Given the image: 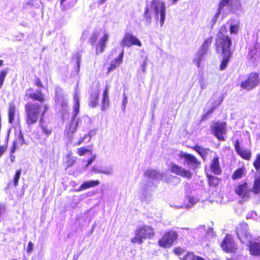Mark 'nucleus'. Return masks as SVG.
<instances>
[{
    "label": "nucleus",
    "mask_w": 260,
    "mask_h": 260,
    "mask_svg": "<svg viewBox=\"0 0 260 260\" xmlns=\"http://www.w3.org/2000/svg\"><path fill=\"white\" fill-rule=\"evenodd\" d=\"M33 89L29 88L25 93L27 99L38 101L39 103L28 102L25 104V121L27 125L31 126L39 121L43 120L45 115L49 109L48 105L43 104L45 97L41 90L34 92Z\"/></svg>",
    "instance_id": "nucleus-1"
},
{
    "label": "nucleus",
    "mask_w": 260,
    "mask_h": 260,
    "mask_svg": "<svg viewBox=\"0 0 260 260\" xmlns=\"http://www.w3.org/2000/svg\"><path fill=\"white\" fill-rule=\"evenodd\" d=\"M226 32V27L222 25L218 31L216 39L215 46L217 52H221L222 60L220 62L219 69L222 71L228 66V64L232 55L231 47L232 44L230 37L224 35Z\"/></svg>",
    "instance_id": "nucleus-2"
},
{
    "label": "nucleus",
    "mask_w": 260,
    "mask_h": 260,
    "mask_svg": "<svg viewBox=\"0 0 260 260\" xmlns=\"http://www.w3.org/2000/svg\"><path fill=\"white\" fill-rule=\"evenodd\" d=\"M188 147L196 151L204 161H207L212 158L209 166L211 172L215 175L221 174L222 169L220 165L219 157L216 152L210 150L209 148H202L198 145L193 146H188Z\"/></svg>",
    "instance_id": "nucleus-3"
},
{
    "label": "nucleus",
    "mask_w": 260,
    "mask_h": 260,
    "mask_svg": "<svg viewBox=\"0 0 260 260\" xmlns=\"http://www.w3.org/2000/svg\"><path fill=\"white\" fill-rule=\"evenodd\" d=\"M259 83V75L256 72L249 73L247 78L242 81L240 84V87L248 91L257 87Z\"/></svg>",
    "instance_id": "nucleus-4"
},
{
    "label": "nucleus",
    "mask_w": 260,
    "mask_h": 260,
    "mask_svg": "<svg viewBox=\"0 0 260 260\" xmlns=\"http://www.w3.org/2000/svg\"><path fill=\"white\" fill-rule=\"evenodd\" d=\"M178 234L174 231H170L165 233L161 239L158 241L159 245L163 248H169L177 239Z\"/></svg>",
    "instance_id": "nucleus-5"
},
{
    "label": "nucleus",
    "mask_w": 260,
    "mask_h": 260,
    "mask_svg": "<svg viewBox=\"0 0 260 260\" xmlns=\"http://www.w3.org/2000/svg\"><path fill=\"white\" fill-rule=\"evenodd\" d=\"M154 235L153 229H138L136 236L132 239L133 243H141L143 239L151 238Z\"/></svg>",
    "instance_id": "nucleus-6"
},
{
    "label": "nucleus",
    "mask_w": 260,
    "mask_h": 260,
    "mask_svg": "<svg viewBox=\"0 0 260 260\" xmlns=\"http://www.w3.org/2000/svg\"><path fill=\"white\" fill-rule=\"evenodd\" d=\"M120 44L122 47H129L135 45L139 47L142 46V43L139 39L131 32H126L124 34V36L121 40Z\"/></svg>",
    "instance_id": "nucleus-7"
},
{
    "label": "nucleus",
    "mask_w": 260,
    "mask_h": 260,
    "mask_svg": "<svg viewBox=\"0 0 260 260\" xmlns=\"http://www.w3.org/2000/svg\"><path fill=\"white\" fill-rule=\"evenodd\" d=\"M226 123L225 122H216L212 127L213 134L218 139L222 141L225 140L224 135L226 131Z\"/></svg>",
    "instance_id": "nucleus-8"
},
{
    "label": "nucleus",
    "mask_w": 260,
    "mask_h": 260,
    "mask_svg": "<svg viewBox=\"0 0 260 260\" xmlns=\"http://www.w3.org/2000/svg\"><path fill=\"white\" fill-rule=\"evenodd\" d=\"M235 193L242 199L248 200L250 198L251 190L249 189L248 183L243 181L239 183L234 189Z\"/></svg>",
    "instance_id": "nucleus-9"
},
{
    "label": "nucleus",
    "mask_w": 260,
    "mask_h": 260,
    "mask_svg": "<svg viewBox=\"0 0 260 260\" xmlns=\"http://www.w3.org/2000/svg\"><path fill=\"white\" fill-rule=\"evenodd\" d=\"M170 171L175 175L190 179L191 178V172L185 168H182L181 166H179L174 163L171 165Z\"/></svg>",
    "instance_id": "nucleus-10"
},
{
    "label": "nucleus",
    "mask_w": 260,
    "mask_h": 260,
    "mask_svg": "<svg viewBox=\"0 0 260 260\" xmlns=\"http://www.w3.org/2000/svg\"><path fill=\"white\" fill-rule=\"evenodd\" d=\"M221 246L222 249L226 252H234L237 249L235 243L230 235H226L221 244Z\"/></svg>",
    "instance_id": "nucleus-11"
},
{
    "label": "nucleus",
    "mask_w": 260,
    "mask_h": 260,
    "mask_svg": "<svg viewBox=\"0 0 260 260\" xmlns=\"http://www.w3.org/2000/svg\"><path fill=\"white\" fill-rule=\"evenodd\" d=\"M234 147L236 153L242 159L249 160L251 158V152L249 149H243L240 147L239 140H236L234 143Z\"/></svg>",
    "instance_id": "nucleus-12"
},
{
    "label": "nucleus",
    "mask_w": 260,
    "mask_h": 260,
    "mask_svg": "<svg viewBox=\"0 0 260 260\" xmlns=\"http://www.w3.org/2000/svg\"><path fill=\"white\" fill-rule=\"evenodd\" d=\"M179 157L181 158H184L185 162L188 165H192L195 168L199 167L201 162L193 155L186 152H180L179 154Z\"/></svg>",
    "instance_id": "nucleus-13"
},
{
    "label": "nucleus",
    "mask_w": 260,
    "mask_h": 260,
    "mask_svg": "<svg viewBox=\"0 0 260 260\" xmlns=\"http://www.w3.org/2000/svg\"><path fill=\"white\" fill-rule=\"evenodd\" d=\"M260 58V49L254 45L251 46L248 50L247 59L252 63L257 61Z\"/></svg>",
    "instance_id": "nucleus-14"
},
{
    "label": "nucleus",
    "mask_w": 260,
    "mask_h": 260,
    "mask_svg": "<svg viewBox=\"0 0 260 260\" xmlns=\"http://www.w3.org/2000/svg\"><path fill=\"white\" fill-rule=\"evenodd\" d=\"M248 247L251 255L254 256H260V239L250 241Z\"/></svg>",
    "instance_id": "nucleus-15"
},
{
    "label": "nucleus",
    "mask_w": 260,
    "mask_h": 260,
    "mask_svg": "<svg viewBox=\"0 0 260 260\" xmlns=\"http://www.w3.org/2000/svg\"><path fill=\"white\" fill-rule=\"evenodd\" d=\"M248 229H237V236L242 243H245L252 241V236L250 233L248 232Z\"/></svg>",
    "instance_id": "nucleus-16"
},
{
    "label": "nucleus",
    "mask_w": 260,
    "mask_h": 260,
    "mask_svg": "<svg viewBox=\"0 0 260 260\" xmlns=\"http://www.w3.org/2000/svg\"><path fill=\"white\" fill-rule=\"evenodd\" d=\"M158 14H160V25H162L165 21L166 15L165 5L164 2L159 3V9L157 6L155 7V15L157 19H158Z\"/></svg>",
    "instance_id": "nucleus-17"
},
{
    "label": "nucleus",
    "mask_w": 260,
    "mask_h": 260,
    "mask_svg": "<svg viewBox=\"0 0 260 260\" xmlns=\"http://www.w3.org/2000/svg\"><path fill=\"white\" fill-rule=\"evenodd\" d=\"M123 56V51H122L118 56L115 58L110 64L107 69V74H109L112 71L115 70L122 63Z\"/></svg>",
    "instance_id": "nucleus-18"
},
{
    "label": "nucleus",
    "mask_w": 260,
    "mask_h": 260,
    "mask_svg": "<svg viewBox=\"0 0 260 260\" xmlns=\"http://www.w3.org/2000/svg\"><path fill=\"white\" fill-rule=\"evenodd\" d=\"M108 35L105 34L100 40L96 47V54H98L103 52L106 47V44L108 40Z\"/></svg>",
    "instance_id": "nucleus-19"
},
{
    "label": "nucleus",
    "mask_w": 260,
    "mask_h": 260,
    "mask_svg": "<svg viewBox=\"0 0 260 260\" xmlns=\"http://www.w3.org/2000/svg\"><path fill=\"white\" fill-rule=\"evenodd\" d=\"M100 184L99 180L86 181L83 182V183L79 186L78 191H81L83 190L87 189L91 187L97 186Z\"/></svg>",
    "instance_id": "nucleus-20"
},
{
    "label": "nucleus",
    "mask_w": 260,
    "mask_h": 260,
    "mask_svg": "<svg viewBox=\"0 0 260 260\" xmlns=\"http://www.w3.org/2000/svg\"><path fill=\"white\" fill-rule=\"evenodd\" d=\"M109 106V100L108 97V87L106 86L104 88L102 100L101 110L105 111Z\"/></svg>",
    "instance_id": "nucleus-21"
},
{
    "label": "nucleus",
    "mask_w": 260,
    "mask_h": 260,
    "mask_svg": "<svg viewBox=\"0 0 260 260\" xmlns=\"http://www.w3.org/2000/svg\"><path fill=\"white\" fill-rule=\"evenodd\" d=\"M99 92H92L89 96L88 105L92 108H95L99 104Z\"/></svg>",
    "instance_id": "nucleus-22"
},
{
    "label": "nucleus",
    "mask_w": 260,
    "mask_h": 260,
    "mask_svg": "<svg viewBox=\"0 0 260 260\" xmlns=\"http://www.w3.org/2000/svg\"><path fill=\"white\" fill-rule=\"evenodd\" d=\"M246 169L244 166H242L235 170L232 175V179L233 180L242 178L246 174Z\"/></svg>",
    "instance_id": "nucleus-23"
},
{
    "label": "nucleus",
    "mask_w": 260,
    "mask_h": 260,
    "mask_svg": "<svg viewBox=\"0 0 260 260\" xmlns=\"http://www.w3.org/2000/svg\"><path fill=\"white\" fill-rule=\"evenodd\" d=\"M213 41V37H210L206 39L201 48L200 50L202 52V54H206L209 47L211 45Z\"/></svg>",
    "instance_id": "nucleus-24"
},
{
    "label": "nucleus",
    "mask_w": 260,
    "mask_h": 260,
    "mask_svg": "<svg viewBox=\"0 0 260 260\" xmlns=\"http://www.w3.org/2000/svg\"><path fill=\"white\" fill-rule=\"evenodd\" d=\"M76 161V158L73 156L72 152H69L66 155V160L64 162L66 168L68 169L74 165Z\"/></svg>",
    "instance_id": "nucleus-25"
},
{
    "label": "nucleus",
    "mask_w": 260,
    "mask_h": 260,
    "mask_svg": "<svg viewBox=\"0 0 260 260\" xmlns=\"http://www.w3.org/2000/svg\"><path fill=\"white\" fill-rule=\"evenodd\" d=\"M206 176L210 186L216 187L219 184L220 179L218 177L209 174H207Z\"/></svg>",
    "instance_id": "nucleus-26"
},
{
    "label": "nucleus",
    "mask_w": 260,
    "mask_h": 260,
    "mask_svg": "<svg viewBox=\"0 0 260 260\" xmlns=\"http://www.w3.org/2000/svg\"><path fill=\"white\" fill-rule=\"evenodd\" d=\"M16 107L13 102L9 103V107L8 110V119L9 122L12 123L14 120Z\"/></svg>",
    "instance_id": "nucleus-27"
},
{
    "label": "nucleus",
    "mask_w": 260,
    "mask_h": 260,
    "mask_svg": "<svg viewBox=\"0 0 260 260\" xmlns=\"http://www.w3.org/2000/svg\"><path fill=\"white\" fill-rule=\"evenodd\" d=\"M77 127L78 123L77 122H75V120L73 119L67 125L66 129L68 133L73 134L77 131Z\"/></svg>",
    "instance_id": "nucleus-28"
},
{
    "label": "nucleus",
    "mask_w": 260,
    "mask_h": 260,
    "mask_svg": "<svg viewBox=\"0 0 260 260\" xmlns=\"http://www.w3.org/2000/svg\"><path fill=\"white\" fill-rule=\"evenodd\" d=\"M255 194H258L260 192V176L256 177L253 182V185L251 189Z\"/></svg>",
    "instance_id": "nucleus-29"
},
{
    "label": "nucleus",
    "mask_w": 260,
    "mask_h": 260,
    "mask_svg": "<svg viewBox=\"0 0 260 260\" xmlns=\"http://www.w3.org/2000/svg\"><path fill=\"white\" fill-rule=\"evenodd\" d=\"M181 260H205L202 257L195 256L192 253L187 252L182 257H180Z\"/></svg>",
    "instance_id": "nucleus-30"
},
{
    "label": "nucleus",
    "mask_w": 260,
    "mask_h": 260,
    "mask_svg": "<svg viewBox=\"0 0 260 260\" xmlns=\"http://www.w3.org/2000/svg\"><path fill=\"white\" fill-rule=\"evenodd\" d=\"M253 166L256 171H258L260 170V153H257L255 155Z\"/></svg>",
    "instance_id": "nucleus-31"
},
{
    "label": "nucleus",
    "mask_w": 260,
    "mask_h": 260,
    "mask_svg": "<svg viewBox=\"0 0 260 260\" xmlns=\"http://www.w3.org/2000/svg\"><path fill=\"white\" fill-rule=\"evenodd\" d=\"M229 3V0H221L218 5V12L217 13V15L218 16L222 9H223V8L228 5Z\"/></svg>",
    "instance_id": "nucleus-32"
},
{
    "label": "nucleus",
    "mask_w": 260,
    "mask_h": 260,
    "mask_svg": "<svg viewBox=\"0 0 260 260\" xmlns=\"http://www.w3.org/2000/svg\"><path fill=\"white\" fill-rule=\"evenodd\" d=\"M21 173V169L17 170L13 178V184L15 186H17L18 184L19 179Z\"/></svg>",
    "instance_id": "nucleus-33"
},
{
    "label": "nucleus",
    "mask_w": 260,
    "mask_h": 260,
    "mask_svg": "<svg viewBox=\"0 0 260 260\" xmlns=\"http://www.w3.org/2000/svg\"><path fill=\"white\" fill-rule=\"evenodd\" d=\"M7 74V70H3L0 72V88L3 86L5 79Z\"/></svg>",
    "instance_id": "nucleus-34"
},
{
    "label": "nucleus",
    "mask_w": 260,
    "mask_h": 260,
    "mask_svg": "<svg viewBox=\"0 0 260 260\" xmlns=\"http://www.w3.org/2000/svg\"><path fill=\"white\" fill-rule=\"evenodd\" d=\"M78 154L80 156H83L86 153L89 152V153L91 154L92 151L88 149H86L84 147H81L78 149L77 150Z\"/></svg>",
    "instance_id": "nucleus-35"
},
{
    "label": "nucleus",
    "mask_w": 260,
    "mask_h": 260,
    "mask_svg": "<svg viewBox=\"0 0 260 260\" xmlns=\"http://www.w3.org/2000/svg\"><path fill=\"white\" fill-rule=\"evenodd\" d=\"M239 26L238 24L231 25L230 27V32L232 34H237L238 32Z\"/></svg>",
    "instance_id": "nucleus-36"
},
{
    "label": "nucleus",
    "mask_w": 260,
    "mask_h": 260,
    "mask_svg": "<svg viewBox=\"0 0 260 260\" xmlns=\"http://www.w3.org/2000/svg\"><path fill=\"white\" fill-rule=\"evenodd\" d=\"M145 175L148 177L153 178L155 177L156 175V171L153 170H147L145 173Z\"/></svg>",
    "instance_id": "nucleus-37"
},
{
    "label": "nucleus",
    "mask_w": 260,
    "mask_h": 260,
    "mask_svg": "<svg viewBox=\"0 0 260 260\" xmlns=\"http://www.w3.org/2000/svg\"><path fill=\"white\" fill-rule=\"evenodd\" d=\"M98 37V34L95 32L93 33L91 37L90 38L89 40V43L92 45H94L97 41Z\"/></svg>",
    "instance_id": "nucleus-38"
},
{
    "label": "nucleus",
    "mask_w": 260,
    "mask_h": 260,
    "mask_svg": "<svg viewBox=\"0 0 260 260\" xmlns=\"http://www.w3.org/2000/svg\"><path fill=\"white\" fill-rule=\"evenodd\" d=\"M34 84H35V85H36V86H37L38 87H43V84L42 81H41L40 79L38 77H36V78H35Z\"/></svg>",
    "instance_id": "nucleus-39"
},
{
    "label": "nucleus",
    "mask_w": 260,
    "mask_h": 260,
    "mask_svg": "<svg viewBox=\"0 0 260 260\" xmlns=\"http://www.w3.org/2000/svg\"><path fill=\"white\" fill-rule=\"evenodd\" d=\"M73 57L75 59L76 62V64L77 65V67L79 69V67H80L81 56H80V55L79 54V53H76V54L74 55Z\"/></svg>",
    "instance_id": "nucleus-40"
},
{
    "label": "nucleus",
    "mask_w": 260,
    "mask_h": 260,
    "mask_svg": "<svg viewBox=\"0 0 260 260\" xmlns=\"http://www.w3.org/2000/svg\"><path fill=\"white\" fill-rule=\"evenodd\" d=\"M33 248L34 244L31 241H29L26 248L27 253L28 254L30 253L32 251Z\"/></svg>",
    "instance_id": "nucleus-41"
},
{
    "label": "nucleus",
    "mask_w": 260,
    "mask_h": 260,
    "mask_svg": "<svg viewBox=\"0 0 260 260\" xmlns=\"http://www.w3.org/2000/svg\"><path fill=\"white\" fill-rule=\"evenodd\" d=\"M43 132L46 135L49 136L52 133V130L49 128L47 126H44L42 127Z\"/></svg>",
    "instance_id": "nucleus-42"
},
{
    "label": "nucleus",
    "mask_w": 260,
    "mask_h": 260,
    "mask_svg": "<svg viewBox=\"0 0 260 260\" xmlns=\"http://www.w3.org/2000/svg\"><path fill=\"white\" fill-rule=\"evenodd\" d=\"M149 11L150 10L149 7H146L145 8V12L144 14V17L148 20H150L151 19V16L149 14Z\"/></svg>",
    "instance_id": "nucleus-43"
},
{
    "label": "nucleus",
    "mask_w": 260,
    "mask_h": 260,
    "mask_svg": "<svg viewBox=\"0 0 260 260\" xmlns=\"http://www.w3.org/2000/svg\"><path fill=\"white\" fill-rule=\"evenodd\" d=\"M17 148V142L15 141H13L12 142V147L10 151V154H13L15 153Z\"/></svg>",
    "instance_id": "nucleus-44"
},
{
    "label": "nucleus",
    "mask_w": 260,
    "mask_h": 260,
    "mask_svg": "<svg viewBox=\"0 0 260 260\" xmlns=\"http://www.w3.org/2000/svg\"><path fill=\"white\" fill-rule=\"evenodd\" d=\"M174 251L177 255H180L183 252L184 250L180 247H176L174 249Z\"/></svg>",
    "instance_id": "nucleus-45"
},
{
    "label": "nucleus",
    "mask_w": 260,
    "mask_h": 260,
    "mask_svg": "<svg viewBox=\"0 0 260 260\" xmlns=\"http://www.w3.org/2000/svg\"><path fill=\"white\" fill-rule=\"evenodd\" d=\"M7 148V145H0V157L3 155Z\"/></svg>",
    "instance_id": "nucleus-46"
},
{
    "label": "nucleus",
    "mask_w": 260,
    "mask_h": 260,
    "mask_svg": "<svg viewBox=\"0 0 260 260\" xmlns=\"http://www.w3.org/2000/svg\"><path fill=\"white\" fill-rule=\"evenodd\" d=\"M18 139L21 141V145H22L24 143V140L23 136L21 132H20V133L19 134Z\"/></svg>",
    "instance_id": "nucleus-47"
},
{
    "label": "nucleus",
    "mask_w": 260,
    "mask_h": 260,
    "mask_svg": "<svg viewBox=\"0 0 260 260\" xmlns=\"http://www.w3.org/2000/svg\"><path fill=\"white\" fill-rule=\"evenodd\" d=\"M95 158V156H93L90 158H89L87 160V166H89V165H90L93 162V161L94 160Z\"/></svg>",
    "instance_id": "nucleus-48"
},
{
    "label": "nucleus",
    "mask_w": 260,
    "mask_h": 260,
    "mask_svg": "<svg viewBox=\"0 0 260 260\" xmlns=\"http://www.w3.org/2000/svg\"><path fill=\"white\" fill-rule=\"evenodd\" d=\"M75 115H76L78 112H79V102L77 101V105L75 108Z\"/></svg>",
    "instance_id": "nucleus-49"
},
{
    "label": "nucleus",
    "mask_w": 260,
    "mask_h": 260,
    "mask_svg": "<svg viewBox=\"0 0 260 260\" xmlns=\"http://www.w3.org/2000/svg\"><path fill=\"white\" fill-rule=\"evenodd\" d=\"M84 138H81L77 143L76 145H80L84 141Z\"/></svg>",
    "instance_id": "nucleus-50"
},
{
    "label": "nucleus",
    "mask_w": 260,
    "mask_h": 260,
    "mask_svg": "<svg viewBox=\"0 0 260 260\" xmlns=\"http://www.w3.org/2000/svg\"><path fill=\"white\" fill-rule=\"evenodd\" d=\"M15 157L13 154H10L11 161L13 162L15 161Z\"/></svg>",
    "instance_id": "nucleus-51"
},
{
    "label": "nucleus",
    "mask_w": 260,
    "mask_h": 260,
    "mask_svg": "<svg viewBox=\"0 0 260 260\" xmlns=\"http://www.w3.org/2000/svg\"><path fill=\"white\" fill-rule=\"evenodd\" d=\"M107 0H98V4L99 5H102Z\"/></svg>",
    "instance_id": "nucleus-52"
},
{
    "label": "nucleus",
    "mask_w": 260,
    "mask_h": 260,
    "mask_svg": "<svg viewBox=\"0 0 260 260\" xmlns=\"http://www.w3.org/2000/svg\"><path fill=\"white\" fill-rule=\"evenodd\" d=\"M172 4H175L176 3L178 0H171Z\"/></svg>",
    "instance_id": "nucleus-53"
},
{
    "label": "nucleus",
    "mask_w": 260,
    "mask_h": 260,
    "mask_svg": "<svg viewBox=\"0 0 260 260\" xmlns=\"http://www.w3.org/2000/svg\"><path fill=\"white\" fill-rule=\"evenodd\" d=\"M66 0H60V5L61 6H63V3L64 2L66 1Z\"/></svg>",
    "instance_id": "nucleus-54"
},
{
    "label": "nucleus",
    "mask_w": 260,
    "mask_h": 260,
    "mask_svg": "<svg viewBox=\"0 0 260 260\" xmlns=\"http://www.w3.org/2000/svg\"><path fill=\"white\" fill-rule=\"evenodd\" d=\"M210 223L211 224H208L207 226H208V228H211V226H212L213 225V222L212 221H210Z\"/></svg>",
    "instance_id": "nucleus-55"
},
{
    "label": "nucleus",
    "mask_w": 260,
    "mask_h": 260,
    "mask_svg": "<svg viewBox=\"0 0 260 260\" xmlns=\"http://www.w3.org/2000/svg\"><path fill=\"white\" fill-rule=\"evenodd\" d=\"M3 63H4L3 60L0 59V67L3 65Z\"/></svg>",
    "instance_id": "nucleus-56"
},
{
    "label": "nucleus",
    "mask_w": 260,
    "mask_h": 260,
    "mask_svg": "<svg viewBox=\"0 0 260 260\" xmlns=\"http://www.w3.org/2000/svg\"><path fill=\"white\" fill-rule=\"evenodd\" d=\"M100 173H104V174H109L108 172L106 171H100Z\"/></svg>",
    "instance_id": "nucleus-57"
},
{
    "label": "nucleus",
    "mask_w": 260,
    "mask_h": 260,
    "mask_svg": "<svg viewBox=\"0 0 260 260\" xmlns=\"http://www.w3.org/2000/svg\"><path fill=\"white\" fill-rule=\"evenodd\" d=\"M151 3L152 4H154L155 3V0H153Z\"/></svg>",
    "instance_id": "nucleus-58"
},
{
    "label": "nucleus",
    "mask_w": 260,
    "mask_h": 260,
    "mask_svg": "<svg viewBox=\"0 0 260 260\" xmlns=\"http://www.w3.org/2000/svg\"><path fill=\"white\" fill-rule=\"evenodd\" d=\"M92 232H93V230H91V234L92 233Z\"/></svg>",
    "instance_id": "nucleus-59"
},
{
    "label": "nucleus",
    "mask_w": 260,
    "mask_h": 260,
    "mask_svg": "<svg viewBox=\"0 0 260 260\" xmlns=\"http://www.w3.org/2000/svg\"><path fill=\"white\" fill-rule=\"evenodd\" d=\"M247 225L246 224H245L244 225H243V226H247Z\"/></svg>",
    "instance_id": "nucleus-60"
}]
</instances>
